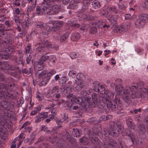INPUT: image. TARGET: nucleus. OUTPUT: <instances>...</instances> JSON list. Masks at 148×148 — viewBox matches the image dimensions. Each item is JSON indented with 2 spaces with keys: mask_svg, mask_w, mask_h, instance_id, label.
<instances>
[{
  "mask_svg": "<svg viewBox=\"0 0 148 148\" xmlns=\"http://www.w3.org/2000/svg\"><path fill=\"white\" fill-rule=\"evenodd\" d=\"M0 125H3L4 121L9 118V111L11 105L4 97H0Z\"/></svg>",
  "mask_w": 148,
  "mask_h": 148,
  "instance_id": "nucleus-4",
  "label": "nucleus"
},
{
  "mask_svg": "<svg viewBox=\"0 0 148 148\" xmlns=\"http://www.w3.org/2000/svg\"><path fill=\"white\" fill-rule=\"evenodd\" d=\"M119 130H117L116 128L111 126L110 127V135L113 137H115L118 136L119 132H120Z\"/></svg>",
  "mask_w": 148,
  "mask_h": 148,
  "instance_id": "nucleus-16",
  "label": "nucleus"
},
{
  "mask_svg": "<svg viewBox=\"0 0 148 148\" xmlns=\"http://www.w3.org/2000/svg\"><path fill=\"white\" fill-rule=\"evenodd\" d=\"M99 82L98 81L93 82L92 84V87L94 88L92 89V91H95L96 92H99V88L100 87Z\"/></svg>",
  "mask_w": 148,
  "mask_h": 148,
  "instance_id": "nucleus-24",
  "label": "nucleus"
},
{
  "mask_svg": "<svg viewBox=\"0 0 148 148\" xmlns=\"http://www.w3.org/2000/svg\"><path fill=\"white\" fill-rule=\"evenodd\" d=\"M34 9L35 7L33 5L31 6H28L26 12V14L28 16H29V12H30L31 11L34 10Z\"/></svg>",
  "mask_w": 148,
  "mask_h": 148,
  "instance_id": "nucleus-57",
  "label": "nucleus"
},
{
  "mask_svg": "<svg viewBox=\"0 0 148 148\" xmlns=\"http://www.w3.org/2000/svg\"><path fill=\"white\" fill-rule=\"evenodd\" d=\"M92 92V89H90L88 91H87L84 90H83L80 93L81 96L84 98L86 96L89 94V93H90Z\"/></svg>",
  "mask_w": 148,
  "mask_h": 148,
  "instance_id": "nucleus-40",
  "label": "nucleus"
},
{
  "mask_svg": "<svg viewBox=\"0 0 148 148\" xmlns=\"http://www.w3.org/2000/svg\"><path fill=\"white\" fill-rule=\"evenodd\" d=\"M76 72L74 70H72L69 71L68 75L69 77L72 78H74L76 76Z\"/></svg>",
  "mask_w": 148,
  "mask_h": 148,
  "instance_id": "nucleus-52",
  "label": "nucleus"
},
{
  "mask_svg": "<svg viewBox=\"0 0 148 148\" xmlns=\"http://www.w3.org/2000/svg\"><path fill=\"white\" fill-rule=\"evenodd\" d=\"M74 84L75 85H76L75 87V89L77 91L80 90L83 87V83H81L80 82L75 80V82Z\"/></svg>",
  "mask_w": 148,
  "mask_h": 148,
  "instance_id": "nucleus-27",
  "label": "nucleus"
},
{
  "mask_svg": "<svg viewBox=\"0 0 148 148\" xmlns=\"http://www.w3.org/2000/svg\"><path fill=\"white\" fill-rule=\"evenodd\" d=\"M47 140L51 142L52 143H54L55 142L56 143L58 142V138L56 136H53L52 138H51L49 137V138L46 139Z\"/></svg>",
  "mask_w": 148,
  "mask_h": 148,
  "instance_id": "nucleus-37",
  "label": "nucleus"
},
{
  "mask_svg": "<svg viewBox=\"0 0 148 148\" xmlns=\"http://www.w3.org/2000/svg\"><path fill=\"white\" fill-rule=\"evenodd\" d=\"M68 78L66 77H61L59 80V84H64L68 80Z\"/></svg>",
  "mask_w": 148,
  "mask_h": 148,
  "instance_id": "nucleus-49",
  "label": "nucleus"
},
{
  "mask_svg": "<svg viewBox=\"0 0 148 148\" xmlns=\"http://www.w3.org/2000/svg\"><path fill=\"white\" fill-rule=\"evenodd\" d=\"M127 124L128 127H130L132 131H134L135 128V126L132 121H127Z\"/></svg>",
  "mask_w": 148,
  "mask_h": 148,
  "instance_id": "nucleus-50",
  "label": "nucleus"
},
{
  "mask_svg": "<svg viewBox=\"0 0 148 148\" xmlns=\"http://www.w3.org/2000/svg\"><path fill=\"white\" fill-rule=\"evenodd\" d=\"M13 81L11 77L5 78L4 75L0 73V81L6 83H0V97H4L5 99L9 100L15 99V96L14 94L13 88L14 87L15 84L11 83Z\"/></svg>",
  "mask_w": 148,
  "mask_h": 148,
  "instance_id": "nucleus-1",
  "label": "nucleus"
},
{
  "mask_svg": "<svg viewBox=\"0 0 148 148\" xmlns=\"http://www.w3.org/2000/svg\"><path fill=\"white\" fill-rule=\"evenodd\" d=\"M44 63L39 60V61L37 62L36 64L35 67L36 69L35 71L42 70L44 68Z\"/></svg>",
  "mask_w": 148,
  "mask_h": 148,
  "instance_id": "nucleus-25",
  "label": "nucleus"
},
{
  "mask_svg": "<svg viewBox=\"0 0 148 148\" xmlns=\"http://www.w3.org/2000/svg\"><path fill=\"white\" fill-rule=\"evenodd\" d=\"M127 86H126L125 88L123 90V92H122V90L123 88V86L121 84H118V85H116L115 86V90L117 94H118L119 95H121L123 98L125 100V102L127 104H129L130 103L132 102H126V98H124L123 96V93L124 92V90Z\"/></svg>",
  "mask_w": 148,
  "mask_h": 148,
  "instance_id": "nucleus-15",
  "label": "nucleus"
},
{
  "mask_svg": "<svg viewBox=\"0 0 148 148\" xmlns=\"http://www.w3.org/2000/svg\"><path fill=\"white\" fill-rule=\"evenodd\" d=\"M79 142L80 145H86L88 143V140L86 137H83L79 139Z\"/></svg>",
  "mask_w": 148,
  "mask_h": 148,
  "instance_id": "nucleus-33",
  "label": "nucleus"
},
{
  "mask_svg": "<svg viewBox=\"0 0 148 148\" xmlns=\"http://www.w3.org/2000/svg\"><path fill=\"white\" fill-rule=\"evenodd\" d=\"M73 101L77 103V104H80L83 101V99L81 97L73 98L72 99Z\"/></svg>",
  "mask_w": 148,
  "mask_h": 148,
  "instance_id": "nucleus-47",
  "label": "nucleus"
},
{
  "mask_svg": "<svg viewBox=\"0 0 148 148\" xmlns=\"http://www.w3.org/2000/svg\"><path fill=\"white\" fill-rule=\"evenodd\" d=\"M40 129L41 131L46 132H47L49 134L51 133V131L49 130L48 127L44 125H42L40 127Z\"/></svg>",
  "mask_w": 148,
  "mask_h": 148,
  "instance_id": "nucleus-45",
  "label": "nucleus"
},
{
  "mask_svg": "<svg viewBox=\"0 0 148 148\" xmlns=\"http://www.w3.org/2000/svg\"><path fill=\"white\" fill-rule=\"evenodd\" d=\"M22 72L23 74H25L27 75L31 76L33 73V70L32 67H30L28 70L25 68H23L22 70Z\"/></svg>",
  "mask_w": 148,
  "mask_h": 148,
  "instance_id": "nucleus-31",
  "label": "nucleus"
},
{
  "mask_svg": "<svg viewBox=\"0 0 148 148\" xmlns=\"http://www.w3.org/2000/svg\"><path fill=\"white\" fill-rule=\"evenodd\" d=\"M92 7L95 9L99 8L101 6L100 2L97 0L94 1L92 3Z\"/></svg>",
  "mask_w": 148,
  "mask_h": 148,
  "instance_id": "nucleus-44",
  "label": "nucleus"
},
{
  "mask_svg": "<svg viewBox=\"0 0 148 148\" xmlns=\"http://www.w3.org/2000/svg\"><path fill=\"white\" fill-rule=\"evenodd\" d=\"M148 21V14H142L140 15L139 18L135 21V25L138 28H142L144 26L145 23Z\"/></svg>",
  "mask_w": 148,
  "mask_h": 148,
  "instance_id": "nucleus-9",
  "label": "nucleus"
},
{
  "mask_svg": "<svg viewBox=\"0 0 148 148\" xmlns=\"http://www.w3.org/2000/svg\"><path fill=\"white\" fill-rule=\"evenodd\" d=\"M114 96L113 93L108 92L106 94L100 97L98 108L100 109L103 108L106 103L111 112L115 111L116 109L118 103H120V100L118 96H116L114 99L113 98Z\"/></svg>",
  "mask_w": 148,
  "mask_h": 148,
  "instance_id": "nucleus-3",
  "label": "nucleus"
},
{
  "mask_svg": "<svg viewBox=\"0 0 148 148\" xmlns=\"http://www.w3.org/2000/svg\"><path fill=\"white\" fill-rule=\"evenodd\" d=\"M47 0H44L42 4L40 6H37L36 7V14L38 15H41L43 14H48L51 11V8L48 6Z\"/></svg>",
  "mask_w": 148,
  "mask_h": 148,
  "instance_id": "nucleus-6",
  "label": "nucleus"
},
{
  "mask_svg": "<svg viewBox=\"0 0 148 148\" xmlns=\"http://www.w3.org/2000/svg\"><path fill=\"white\" fill-rule=\"evenodd\" d=\"M81 131L77 128H73L72 129V135L75 137H78L81 134Z\"/></svg>",
  "mask_w": 148,
  "mask_h": 148,
  "instance_id": "nucleus-23",
  "label": "nucleus"
},
{
  "mask_svg": "<svg viewBox=\"0 0 148 148\" xmlns=\"http://www.w3.org/2000/svg\"><path fill=\"white\" fill-rule=\"evenodd\" d=\"M34 24L37 28H40L43 31L46 30V27L44 26V24L42 22L39 21H36Z\"/></svg>",
  "mask_w": 148,
  "mask_h": 148,
  "instance_id": "nucleus-20",
  "label": "nucleus"
},
{
  "mask_svg": "<svg viewBox=\"0 0 148 148\" xmlns=\"http://www.w3.org/2000/svg\"><path fill=\"white\" fill-rule=\"evenodd\" d=\"M25 135L24 133H21L18 137H16L13 140L14 143L15 142V140H21L23 141V139L25 138Z\"/></svg>",
  "mask_w": 148,
  "mask_h": 148,
  "instance_id": "nucleus-41",
  "label": "nucleus"
},
{
  "mask_svg": "<svg viewBox=\"0 0 148 148\" xmlns=\"http://www.w3.org/2000/svg\"><path fill=\"white\" fill-rule=\"evenodd\" d=\"M53 23V26L52 27L51 30L53 31H56L57 29H59L63 25V21H50V23Z\"/></svg>",
  "mask_w": 148,
  "mask_h": 148,
  "instance_id": "nucleus-13",
  "label": "nucleus"
},
{
  "mask_svg": "<svg viewBox=\"0 0 148 148\" xmlns=\"http://www.w3.org/2000/svg\"><path fill=\"white\" fill-rule=\"evenodd\" d=\"M9 42H10L7 43L5 42H1V44H0V47L1 48V51L3 52H5L7 53H8V52L13 53V52L14 51V49L12 46H9L7 45V44Z\"/></svg>",
  "mask_w": 148,
  "mask_h": 148,
  "instance_id": "nucleus-12",
  "label": "nucleus"
},
{
  "mask_svg": "<svg viewBox=\"0 0 148 148\" xmlns=\"http://www.w3.org/2000/svg\"><path fill=\"white\" fill-rule=\"evenodd\" d=\"M4 26L3 24H0V44H1V42H9L11 40V38L13 37V35L10 33H9L10 37H6L5 33L4 32Z\"/></svg>",
  "mask_w": 148,
  "mask_h": 148,
  "instance_id": "nucleus-10",
  "label": "nucleus"
},
{
  "mask_svg": "<svg viewBox=\"0 0 148 148\" xmlns=\"http://www.w3.org/2000/svg\"><path fill=\"white\" fill-rule=\"evenodd\" d=\"M48 113L46 112H42L35 117V122H39L48 117Z\"/></svg>",
  "mask_w": 148,
  "mask_h": 148,
  "instance_id": "nucleus-14",
  "label": "nucleus"
},
{
  "mask_svg": "<svg viewBox=\"0 0 148 148\" xmlns=\"http://www.w3.org/2000/svg\"><path fill=\"white\" fill-rule=\"evenodd\" d=\"M76 20V19L75 18H72L68 21V24H70V26L72 27H77V24Z\"/></svg>",
  "mask_w": 148,
  "mask_h": 148,
  "instance_id": "nucleus-39",
  "label": "nucleus"
},
{
  "mask_svg": "<svg viewBox=\"0 0 148 148\" xmlns=\"http://www.w3.org/2000/svg\"><path fill=\"white\" fill-rule=\"evenodd\" d=\"M80 38V35L79 33L75 32L71 35V40L74 41H78Z\"/></svg>",
  "mask_w": 148,
  "mask_h": 148,
  "instance_id": "nucleus-34",
  "label": "nucleus"
},
{
  "mask_svg": "<svg viewBox=\"0 0 148 148\" xmlns=\"http://www.w3.org/2000/svg\"><path fill=\"white\" fill-rule=\"evenodd\" d=\"M58 146L59 148H68V144L64 141H62L58 144Z\"/></svg>",
  "mask_w": 148,
  "mask_h": 148,
  "instance_id": "nucleus-38",
  "label": "nucleus"
},
{
  "mask_svg": "<svg viewBox=\"0 0 148 148\" xmlns=\"http://www.w3.org/2000/svg\"><path fill=\"white\" fill-rule=\"evenodd\" d=\"M49 63L51 65H54L56 63V58L54 56H51L49 57Z\"/></svg>",
  "mask_w": 148,
  "mask_h": 148,
  "instance_id": "nucleus-48",
  "label": "nucleus"
},
{
  "mask_svg": "<svg viewBox=\"0 0 148 148\" xmlns=\"http://www.w3.org/2000/svg\"><path fill=\"white\" fill-rule=\"evenodd\" d=\"M10 56V53L5 52L0 54V58L3 59L7 60L9 58Z\"/></svg>",
  "mask_w": 148,
  "mask_h": 148,
  "instance_id": "nucleus-36",
  "label": "nucleus"
},
{
  "mask_svg": "<svg viewBox=\"0 0 148 148\" xmlns=\"http://www.w3.org/2000/svg\"><path fill=\"white\" fill-rule=\"evenodd\" d=\"M70 56L72 59H73L78 57L79 55L77 53L75 52H72L70 53Z\"/></svg>",
  "mask_w": 148,
  "mask_h": 148,
  "instance_id": "nucleus-59",
  "label": "nucleus"
},
{
  "mask_svg": "<svg viewBox=\"0 0 148 148\" xmlns=\"http://www.w3.org/2000/svg\"><path fill=\"white\" fill-rule=\"evenodd\" d=\"M35 74L36 77L38 78H40L42 77H44L45 75H46L47 72L45 70H40V71H35Z\"/></svg>",
  "mask_w": 148,
  "mask_h": 148,
  "instance_id": "nucleus-17",
  "label": "nucleus"
},
{
  "mask_svg": "<svg viewBox=\"0 0 148 148\" xmlns=\"http://www.w3.org/2000/svg\"><path fill=\"white\" fill-rule=\"evenodd\" d=\"M49 57L50 56L46 55V54H45L41 57L40 60L41 61H42L43 63H44V62L49 60Z\"/></svg>",
  "mask_w": 148,
  "mask_h": 148,
  "instance_id": "nucleus-53",
  "label": "nucleus"
},
{
  "mask_svg": "<svg viewBox=\"0 0 148 148\" xmlns=\"http://www.w3.org/2000/svg\"><path fill=\"white\" fill-rule=\"evenodd\" d=\"M24 102V100L23 98L21 99H20L17 102V106L18 107L22 106V105L23 104Z\"/></svg>",
  "mask_w": 148,
  "mask_h": 148,
  "instance_id": "nucleus-58",
  "label": "nucleus"
},
{
  "mask_svg": "<svg viewBox=\"0 0 148 148\" xmlns=\"http://www.w3.org/2000/svg\"><path fill=\"white\" fill-rule=\"evenodd\" d=\"M69 36V34L67 32L64 33L61 37L60 39L61 42H62L66 40Z\"/></svg>",
  "mask_w": 148,
  "mask_h": 148,
  "instance_id": "nucleus-51",
  "label": "nucleus"
},
{
  "mask_svg": "<svg viewBox=\"0 0 148 148\" xmlns=\"http://www.w3.org/2000/svg\"><path fill=\"white\" fill-rule=\"evenodd\" d=\"M29 23V19L27 18V20H26L25 21L23 22L22 24V26L23 27H24V28H26L27 27Z\"/></svg>",
  "mask_w": 148,
  "mask_h": 148,
  "instance_id": "nucleus-55",
  "label": "nucleus"
},
{
  "mask_svg": "<svg viewBox=\"0 0 148 148\" xmlns=\"http://www.w3.org/2000/svg\"><path fill=\"white\" fill-rule=\"evenodd\" d=\"M84 76V75L82 73H78L76 75V78L78 80L81 79Z\"/></svg>",
  "mask_w": 148,
  "mask_h": 148,
  "instance_id": "nucleus-63",
  "label": "nucleus"
},
{
  "mask_svg": "<svg viewBox=\"0 0 148 148\" xmlns=\"http://www.w3.org/2000/svg\"><path fill=\"white\" fill-rule=\"evenodd\" d=\"M119 147L118 148H126L124 142L121 141H119L118 142Z\"/></svg>",
  "mask_w": 148,
  "mask_h": 148,
  "instance_id": "nucleus-56",
  "label": "nucleus"
},
{
  "mask_svg": "<svg viewBox=\"0 0 148 148\" xmlns=\"http://www.w3.org/2000/svg\"><path fill=\"white\" fill-rule=\"evenodd\" d=\"M97 94L93 93L92 95V99L89 96H87L85 97V100L86 102L88 103L89 107L91 108L94 107L96 106L98 107L99 102L100 98L101 97H98Z\"/></svg>",
  "mask_w": 148,
  "mask_h": 148,
  "instance_id": "nucleus-8",
  "label": "nucleus"
},
{
  "mask_svg": "<svg viewBox=\"0 0 148 148\" xmlns=\"http://www.w3.org/2000/svg\"><path fill=\"white\" fill-rule=\"evenodd\" d=\"M79 2H77V1H71L70 4L68 6V8L72 9L77 8L78 7V3Z\"/></svg>",
  "mask_w": 148,
  "mask_h": 148,
  "instance_id": "nucleus-26",
  "label": "nucleus"
},
{
  "mask_svg": "<svg viewBox=\"0 0 148 148\" xmlns=\"http://www.w3.org/2000/svg\"><path fill=\"white\" fill-rule=\"evenodd\" d=\"M138 131L140 134L142 135L145 132L146 129L143 125L140 124L138 127Z\"/></svg>",
  "mask_w": 148,
  "mask_h": 148,
  "instance_id": "nucleus-32",
  "label": "nucleus"
},
{
  "mask_svg": "<svg viewBox=\"0 0 148 148\" xmlns=\"http://www.w3.org/2000/svg\"><path fill=\"white\" fill-rule=\"evenodd\" d=\"M128 136L130 138L131 141L133 143H134V142L136 143L138 142L139 139L137 136L133 133L132 132H130L129 134H128Z\"/></svg>",
  "mask_w": 148,
  "mask_h": 148,
  "instance_id": "nucleus-19",
  "label": "nucleus"
},
{
  "mask_svg": "<svg viewBox=\"0 0 148 148\" xmlns=\"http://www.w3.org/2000/svg\"><path fill=\"white\" fill-rule=\"evenodd\" d=\"M91 134H89V137L90 139L92 144L93 145L91 148H101L103 147V143L98 139L97 136H98L99 134L95 132H94L92 134V132L90 133Z\"/></svg>",
  "mask_w": 148,
  "mask_h": 148,
  "instance_id": "nucleus-7",
  "label": "nucleus"
},
{
  "mask_svg": "<svg viewBox=\"0 0 148 148\" xmlns=\"http://www.w3.org/2000/svg\"><path fill=\"white\" fill-rule=\"evenodd\" d=\"M56 71L55 70L51 69L49 71L47 74V75L51 78V77L56 74Z\"/></svg>",
  "mask_w": 148,
  "mask_h": 148,
  "instance_id": "nucleus-54",
  "label": "nucleus"
},
{
  "mask_svg": "<svg viewBox=\"0 0 148 148\" xmlns=\"http://www.w3.org/2000/svg\"><path fill=\"white\" fill-rule=\"evenodd\" d=\"M119 16L115 15H113L111 16L109 20L111 24L112 25H116L117 23V19L118 18Z\"/></svg>",
  "mask_w": 148,
  "mask_h": 148,
  "instance_id": "nucleus-28",
  "label": "nucleus"
},
{
  "mask_svg": "<svg viewBox=\"0 0 148 148\" xmlns=\"http://www.w3.org/2000/svg\"><path fill=\"white\" fill-rule=\"evenodd\" d=\"M88 106V103L83 101L80 104V108L83 110H86Z\"/></svg>",
  "mask_w": 148,
  "mask_h": 148,
  "instance_id": "nucleus-43",
  "label": "nucleus"
},
{
  "mask_svg": "<svg viewBox=\"0 0 148 148\" xmlns=\"http://www.w3.org/2000/svg\"><path fill=\"white\" fill-rule=\"evenodd\" d=\"M113 127H114L116 128V126L117 127L119 131L122 132V130L123 129V127L121 125V122L119 121H115L113 122Z\"/></svg>",
  "mask_w": 148,
  "mask_h": 148,
  "instance_id": "nucleus-21",
  "label": "nucleus"
},
{
  "mask_svg": "<svg viewBox=\"0 0 148 148\" xmlns=\"http://www.w3.org/2000/svg\"><path fill=\"white\" fill-rule=\"evenodd\" d=\"M16 67L14 66H12L9 64V68L8 69V72L10 71L11 70L12 71L11 72V75L16 77L18 74V73L17 72L15 71V69Z\"/></svg>",
  "mask_w": 148,
  "mask_h": 148,
  "instance_id": "nucleus-29",
  "label": "nucleus"
},
{
  "mask_svg": "<svg viewBox=\"0 0 148 148\" xmlns=\"http://www.w3.org/2000/svg\"><path fill=\"white\" fill-rule=\"evenodd\" d=\"M63 122L62 121V120L60 119H57L56 121V124L59 126L58 127V128L59 127H62V123Z\"/></svg>",
  "mask_w": 148,
  "mask_h": 148,
  "instance_id": "nucleus-62",
  "label": "nucleus"
},
{
  "mask_svg": "<svg viewBox=\"0 0 148 148\" xmlns=\"http://www.w3.org/2000/svg\"><path fill=\"white\" fill-rule=\"evenodd\" d=\"M50 79V78L49 77H48L46 74V75H45L44 76L42 77V80L41 82L40 85L41 86L45 85L47 84Z\"/></svg>",
  "mask_w": 148,
  "mask_h": 148,
  "instance_id": "nucleus-30",
  "label": "nucleus"
},
{
  "mask_svg": "<svg viewBox=\"0 0 148 148\" xmlns=\"http://www.w3.org/2000/svg\"><path fill=\"white\" fill-rule=\"evenodd\" d=\"M42 106L40 105H38L35 107L34 110L31 111L30 114L31 116L35 115L37 113L40 112L41 110Z\"/></svg>",
  "mask_w": 148,
  "mask_h": 148,
  "instance_id": "nucleus-22",
  "label": "nucleus"
},
{
  "mask_svg": "<svg viewBox=\"0 0 148 148\" xmlns=\"http://www.w3.org/2000/svg\"><path fill=\"white\" fill-rule=\"evenodd\" d=\"M120 103H118V106H117L116 109L117 110V113L118 114L122 113L124 111V110L122 107L121 106V104Z\"/></svg>",
  "mask_w": 148,
  "mask_h": 148,
  "instance_id": "nucleus-46",
  "label": "nucleus"
},
{
  "mask_svg": "<svg viewBox=\"0 0 148 148\" xmlns=\"http://www.w3.org/2000/svg\"><path fill=\"white\" fill-rule=\"evenodd\" d=\"M144 83L140 81L137 83H134L131 86H127L125 89L123 96L126 98V101L127 102H132L131 99L139 98L141 97L142 93H146L144 90Z\"/></svg>",
  "mask_w": 148,
  "mask_h": 148,
  "instance_id": "nucleus-2",
  "label": "nucleus"
},
{
  "mask_svg": "<svg viewBox=\"0 0 148 148\" xmlns=\"http://www.w3.org/2000/svg\"><path fill=\"white\" fill-rule=\"evenodd\" d=\"M103 134L106 137V141L104 142L103 145L104 148H116L117 144L115 140L113 139H110L108 136L110 135V130L108 131L106 129H104Z\"/></svg>",
  "mask_w": 148,
  "mask_h": 148,
  "instance_id": "nucleus-5",
  "label": "nucleus"
},
{
  "mask_svg": "<svg viewBox=\"0 0 148 148\" xmlns=\"http://www.w3.org/2000/svg\"><path fill=\"white\" fill-rule=\"evenodd\" d=\"M99 91L100 92H98L99 93H101L102 94H103V95L101 96V97L103 96L104 95L106 94L108 92H111L110 91H106V92L105 91V88L103 87V86L101 85L99 88ZM99 96H98L97 97H98Z\"/></svg>",
  "mask_w": 148,
  "mask_h": 148,
  "instance_id": "nucleus-42",
  "label": "nucleus"
},
{
  "mask_svg": "<svg viewBox=\"0 0 148 148\" xmlns=\"http://www.w3.org/2000/svg\"><path fill=\"white\" fill-rule=\"evenodd\" d=\"M45 47L43 46H38L36 48V50L38 52H42L45 50Z\"/></svg>",
  "mask_w": 148,
  "mask_h": 148,
  "instance_id": "nucleus-60",
  "label": "nucleus"
},
{
  "mask_svg": "<svg viewBox=\"0 0 148 148\" xmlns=\"http://www.w3.org/2000/svg\"><path fill=\"white\" fill-rule=\"evenodd\" d=\"M108 10L110 12L115 14H117L119 10L117 7L114 6L110 7L109 8Z\"/></svg>",
  "mask_w": 148,
  "mask_h": 148,
  "instance_id": "nucleus-35",
  "label": "nucleus"
},
{
  "mask_svg": "<svg viewBox=\"0 0 148 148\" xmlns=\"http://www.w3.org/2000/svg\"><path fill=\"white\" fill-rule=\"evenodd\" d=\"M59 90V87L57 86H55L51 90L52 92L53 93H57Z\"/></svg>",
  "mask_w": 148,
  "mask_h": 148,
  "instance_id": "nucleus-64",
  "label": "nucleus"
},
{
  "mask_svg": "<svg viewBox=\"0 0 148 148\" xmlns=\"http://www.w3.org/2000/svg\"><path fill=\"white\" fill-rule=\"evenodd\" d=\"M9 68V62H0V69L3 70L8 71Z\"/></svg>",
  "mask_w": 148,
  "mask_h": 148,
  "instance_id": "nucleus-18",
  "label": "nucleus"
},
{
  "mask_svg": "<svg viewBox=\"0 0 148 148\" xmlns=\"http://www.w3.org/2000/svg\"><path fill=\"white\" fill-rule=\"evenodd\" d=\"M48 6L51 9V11L49 13V15H54L58 13L60 9V6L58 5H55L54 1L53 0H47Z\"/></svg>",
  "mask_w": 148,
  "mask_h": 148,
  "instance_id": "nucleus-11",
  "label": "nucleus"
},
{
  "mask_svg": "<svg viewBox=\"0 0 148 148\" xmlns=\"http://www.w3.org/2000/svg\"><path fill=\"white\" fill-rule=\"evenodd\" d=\"M43 45L45 47V46H46L48 48L51 47L52 45L51 42L47 41H45V42H43Z\"/></svg>",
  "mask_w": 148,
  "mask_h": 148,
  "instance_id": "nucleus-61",
  "label": "nucleus"
}]
</instances>
